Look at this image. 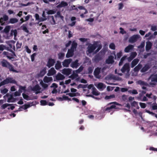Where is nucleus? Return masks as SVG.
Listing matches in <instances>:
<instances>
[{"instance_id":"obj_48","label":"nucleus","mask_w":157,"mask_h":157,"mask_svg":"<svg viewBox=\"0 0 157 157\" xmlns=\"http://www.w3.org/2000/svg\"><path fill=\"white\" fill-rule=\"evenodd\" d=\"M7 101L8 102H14V100H13V97L11 96L8 98Z\"/></svg>"},{"instance_id":"obj_55","label":"nucleus","mask_w":157,"mask_h":157,"mask_svg":"<svg viewBox=\"0 0 157 157\" xmlns=\"http://www.w3.org/2000/svg\"><path fill=\"white\" fill-rule=\"evenodd\" d=\"M22 45L21 43H19L18 41L17 42L16 44V48L17 49H19L21 48Z\"/></svg>"},{"instance_id":"obj_34","label":"nucleus","mask_w":157,"mask_h":157,"mask_svg":"<svg viewBox=\"0 0 157 157\" xmlns=\"http://www.w3.org/2000/svg\"><path fill=\"white\" fill-rule=\"evenodd\" d=\"M58 58L60 59H64L65 56V54L64 53L60 52L59 53L58 55Z\"/></svg>"},{"instance_id":"obj_23","label":"nucleus","mask_w":157,"mask_h":157,"mask_svg":"<svg viewBox=\"0 0 157 157\" xmlns=\"http://www.w3.org/2000/svg\"><path fill=\"white\" fill-rule=\"evenodd\" d=\"M18 21V19L16 18H10L7 24H13L17 23Z\"/></svg>"},{"instance_id":"obj_5","label":"nucleus","mask_w":157,"mask_h":157,"mask_svg":"<svg viewBox=\"0 0 157 157\" xmlns=\"http://www.w3.org/2000/svg\"><path fill=\"white\" fill-rule=\"evenodd\" d=\"M148 80H151V82L150 83L151 85H155V83H157V74L151 75Z\"/></svg>"},{"instance_id":"obj_53","label":"nucleus","mask_w":157,"mask_h":157,"mask_svg":"<svg viewBox=\"0 0 157 157\" xmlns=\"http://www.w3.org/2000/svg\"><path fill=\"white\" fill-rule=\"evenodd\" d=\"M19 92L16 91L14 93V96L15 97L19 96L21 95V93L22 92V91L19 90Z\"/></svg>"},{"instance_id":"obj_44","label":"nucleus","mask_w":157,"mask_h":157,"mask_svg":"<svg viewBox=\"0 0 157 157\" xmlns=\"http://www.w3.org/2000/svg\"><path fill=\"white\" fill-rule=\"evenodd\" d=\"M30 107V105L29 104H25L24 105L21 106V108L24 109H26Z\"/></svg>"},{"instance_id":"obj_22","label":"nucleus","mask_w":157,"mask_h":157,"mask_svg":"<svg viewBox=\"0 0 157 157\" xmlns=\"http://www.w3.org/2000/svg\"><path fill=\"white\" fill-rule=\"evenodd\" d=\"M62 67V66L61 62L59 60L57 61L55 65V69L57 70H58L61 68Z\"/></svg>"},{"instance_id":"obj_16","label":"nucleus","mask_w":157,"mask_h":157,"mask_svg":"<svg viewBox=\"0 0 157 157\" xmlns=\"http://www.w3.org/2000/svg\"><path fill=\"white\" fill-rule=\"evenodd\" d=\"M56 71L55 70L54 68L52 67L48 70L47 75L48 76L53 75L56 73Z\"/></svg>"},{"instance_id":"obj_31","label":"nucleus","mask_w":157,"mask_h":157,"mask_svg":"<svg viewBox=\"0 0 157 157\" xmlns=\"http://www.w3.org/2000/svg\"><path fill=\"white\" fill-rule=\"evenodd\" d=\"M21 29H22L24 31L27 33H29V31L28 29L26 26V25L23 24L21 27Z\"/></svg>"},{"instance_id":"obj_42","label":"nucleus","mask_w":157,"mask_h":157,"mask_svg":"<svg viewBox=\"0 0 157 157\" xmlns=\"http://www.w3.org/2000/svg\"><path fill=\"white\" fill-rule=\"evenodd\" d=\"M78 8L80 10H85V12H84V14H86L88 13V11L83 6H79L78 7Z\"/></svg>"},{"instance_id":"obj_45","label":"nucleus","mask_w":157,"mask_h":157,"mask_svg":"<svg viewBox=\"0 0 157 157\" xmlns=\"http://www.w3.org/2000/svg\"><path fill=\"white\" fill-rule=\"evenodd\" d=\"M83 67L82 66H81L79 68L75 71L77 73H79L81 72L83 70Z\"/></svg>"},{"instance_id":"obj_25","label":"nucleus","mask_w":157,"mask_h":157,"mask_svg":"<svg viewBox=\"0 0 157 157\" xmlns=\"http://www.w3.org/2000/svg\"><path fill=\"white\" fill-rule=\"evenodd\" d=\"M77 45V43L75 42V40L73 41L72 42L71 47L70 49H72V50H74V51L76 49Z\"/></svg>"},{"instance_id":"obj_40","label":"nucleus","mask_w":157,"mask_h":157,"mask_svg":"<svg viewBox=\"0 0 157 157\" xmlns=\"http://www.w3.org/2000/svg\"><path fill=\"white\" fill-rule=\"evenodd\" d=\"M115 98V95L114 94H112L109 96L106 95L105 96V99L107 100L111 98Z\"/></svg>"},{"instance_id":"obj_32","label":"nucleus","mask_w":157,"mask_h":157,"mask_svg":"<svg viewBox=\"0 0 157 157\" xmlns=\"http://www.w3.org/2000/svg\"><path fill=\"white\" fill-rule=\"evenodd\" d=\"M9 83L7 78L0 83V87L6 84Z\"/></svg>"},{"instance_id":"obj_1","label":"nucleus","mask_w":157,"mask_h":157,"mask_svg":"<svg viewBox=\"0 0 157 157\" xmlns=\"http://www.w3.org/2000/svg\"><path fill=\"white\" fill-rule=\"evenodd\" d=\"M118 105V103L116 102H111L109 103L106 106L102 108L103 112L104 113H109L113 111V109H116V106L115 105Z\"/></svg>"},{"instance_id":"obj_63","label":"nucleus","mask_w":157,"mask_h":157,"mask_svg":"<svg viewBox=\"0 0 157 157\" xmlns=\"http://www.w3.org/2000/svg\"><path fill=\"white\" fill-rule=\"evenodd\" d=\"M89 39L87 38H81L79 39V40L82 42H86Z\"/></svg>"},{"instance_id":"obj_24","label":"nucleus","mask_w":157,"mask_h":157,"mask_svg":"<svg viewBox=\"0 0 157 157\" xmlns=\"http://www.w3.org/2000/svg\"><path fill=\"white\" fill-rule=\"evenodd\" d=\"M139 62V59H134L131 63V67L132 68L134 67Z\"/></svg>"},{"instance_id":"obj_15","label":"nucleus","mask_w":157,"mask_h":157,"mask_svg":"<svg viewBox=\"0 0 157 157\" xmlns=\"http://www.w3.org/2000/svg\"><path fill=\"white\" fill-rule=\"evenodd\" d=\"M71 69L69 68H64L63 69L62 73L66 75H69L71 73Z\"/></svg>"},{"instance_id":"obj_58","label":"nucleus","mask_w":157,"mask_h":157,"mask_svg":"<svg viewBox=\"0 0 157 157\" xmlns=\"http://www.w3.org/2000/svg\"><path fill=\"white\" fill-rule=\"evenodd\" d=\"M131 105L132 106L136 107V106L138 105V103L136 101H133L131 104Z\"/></svg>"},{"instance_id":"obj_36","label":"nucleus","mask_w":157,"mask_h":157,"mask_svg":"<svg viewBox=\"0 0 157 157\" xmlns=\"http://www.w3.org/2000/svg\"><path fill=\"white\" fill-rule=\"evenodd\" d=\"M137 53L136 52H133L131 53L129 58H131V60L133 59L137 55Z\"/></svg>"},{"instance_id":"obj_54","label":"nucleus","mask_w":157,"mask_h":157,"mask_svg":"<svg viewBox=\"0 0 157 157\" xmlns=\"http://www.w3.org/2000/svg\"><path fill=\"white\" fill-rule=\"evenodd\" d=\"M66 94L67 95H68L71 97H73L77 96V95H76V94L75 93H66Z\"/></svg>"},{"instance_id":"obj_13","label":"nucleus","mask_w":157,"mask_h":157,"mask_svg":"<svg viewBox=\"0 0 157 157\" xmlns=\"http://www.w3.org/2000/svg\"><path fill=\"white\" fill-rule=\"evenodd\" d=\"M113 59V56H110L108 58L106 59L105 62L106 63L108 64H112L114 62Z\"/></svg>"},{"instance_id":"obj_51","label":"nucleus","mask_w":157,"mask_h":157,"mask_svg":"<svg viewBox=\"0 0 157 157\" xmlns=\"http://www.w3.org/2000/svg\"><path fill=\"white\" fill-rule=\"evenodd\" d=\"M8 51L12 53V54L11 57H14V58L17 57V56L16 55L15 52L12 49H8Z\"/></svg>"},{"instance_id":"obj_17","label":"nucleus","mask_w":157,"mask_h":157,"mask_svg":"<svg viewBox=\"0 0 157 157\" xmlns=\"http://www.w3.org/2000/svg\"><path fill=\"white\" fill-rule=\"evenodd\" d=\"M150 68V66L149 64H145L144 66L142 68L141 70L140 71L141 72H144L147 71Z\"/></svg>"},{"instance_id":"obj_27","label":"nucleus","mask_w":157,"mask_h":157,"mask_svg":"<svg viewBox=\"0 0 157 157\" xmlns=\"http://www.w3.org/2000/svg\"><path fill=\"white\" fill-rule=\"evenodd\" d=\"M133 46L132 45H129L126 47L124 49V52H128L130 50L132 49L133 48Z\"/></svg>"},{"instance_id":"obj_11","label":"nucleus","mask_w":157,"mask_h":157,"mask_svg":"<svg viewBox=\"0 0 157 157\" xmlns=\"http://www.w3.org/2000/svg\"><path fill=\"white\" fill-rule=\"evenodd\" d=\"M129 70V65L128 63L125 64L121 69V71L122 73H124L126 71L128 72Z\"/></svg>"},{"instance_id":"obj_59","label":"nucleus","mask_w":157,"mask_h":157,"mask_svg":"<svg viewBox=\"0 0 157 157\" xmlns=\"http://www.w3.org/2000/svg\"><path fill=\"white\" fill-rule=\"evenodd\" d=\"M120 33L124 34L126 33V32L124 30V29L123 28L120 27Z\"/></svg>"},{"instance_id":"obj_38","label":"nucleus","mask_w":157,"mask_h":157,"mask_svg":"<svg viewBox=\"0 0 157 157\" xmlns=\"http://www.w3.org/2000/svg\"><path fill=\"white\" fill-rule=\"evenodd\" d=\"M78 75L73 72V73L70 76V78H71L72 79H74L76 78L78 76Z\"/></svg>"},{"instance_id":"obj_57","label":"nucleus","mask_w":157,"mask_h":157,"mask_svg":"<svg viewBox=\"0 0 157 157\" xmlns=\"http://www.w3.org/2000/svg\"><path fill=\"white\" fill-rule=\"evenodd\" d=\"M36 53H34L31 56V58L32 61L33 62L34 61L35 59V57L36 56Z\"/></svg>"},{"instance_id":"obj_30","label":"nucleus","mask_w":157,"mask_h":157,"mask_svg":"<svg viewBox=\"0 0 157 157\" xmlns=\"http://www.w3.org/2000/svg\"><path fill=\"white\" fill-rule=\"evenodd\" d=\"M9 83H13L15 84H17V82L15 79H13L12 78H7Z\"/></svg>"},{"instance_id":"obj_9","label":"nucleus","mask_w":157,"mask_h":157,"mask_svg":"<svg viewBox=\"0 0 157 157\" xmlns=\"http://www.w3.org/2000/svg\"><path fill=\"white\" fill-rule=\"evenodd\" d=\"M101 72V68L97 67L96 68L94 71V75L97 78H100L101 76L99 75Z\"/></svg>"},{"instance_id":"obj_20","label":"nucleus","mask_w":157,"mask_h":157,"mask_svg":"<svg viewBox=\"0 0 157 157\" xmlns=\"http://www.w3.org/2000/svg\"><path fill=\"white\" fill-rule=\"evenodd\" d=\"M43 81L45 83H48L50 82H52L53 79L52 77H48L45 76L43 79Z\"/></svg>"},{"instance_id":"obj_37","label":"nucleus","mask_w":157,"mask_h":157,"mask_svg":"<svg viewBox=\"0 0 157 157\" xmlns=\"http://www.w3.org/2000/svg\"><path fill=\"white\" fill-rule=\"evenodd\" d=\"M13 104H10L8 103H5V104H3L1 106V108L2 109H5L8 106H11L13 105Z\"/></svg>"},{"instance_id":"obj_50","label":"nucleus","mask_w":157,"mask_h":157,"mask_svg":"<svg viewBox=\"0 0 157 157\" xmlns=\"http://www.w3.org/2000/svg\"><path fill=\"white\" fill-rule=\"evenodd\" d=\"M40 103L41 105H45L47 104V101L44 100H41L40 101Z\"/></svg>"},{"instance_id":"obj_2","label":"nucleus","mask_w":157,"mask_h":157,"mask_svg":"<svg viewBox=\"0 0 157 157\" xmlns=\"http://www.w3.org/2000/svg\"><path fill=\"white\" fill-rule=\"evenodd\" d=\"M0 63L2 67L7 68L9 69L10 71H12L16 73L18 72L17 71L14 69L13 66L6 60L3 59L2 61L0 62Z\"/></svg>"},{"instance_id":"obj_46","label":"nucleus","mask_w":157,"mask_h":157,"mask_svg":"<svg viewBox=\"0 0 157 157\" xmlns=\"http://www.w3.org/2000/svg\"><path fill=\"white\" fill-rule=\"evenodd\" d=\"M56 12V11L54 10H50L47 13L48 14H55Z\"/></svg>"},{"instance_id":"obj_10","label":"nucleus","mask_w":157,"mask_h":157,"mask_svg":"<svg viewBox=\"0 0 157 157\" xmlns=\"http://www.w3.org/2000/svg\"><path fill=\"white\" fill-rule=\"evenodd\" d=\"M72 59H65L62 62V65L63 67H68L70 64L71 62Z\"/></svg>"},{"instance_id":"obj_33","label":"nucleus","mask_w":157,"mask_h":157,"mask_svg":"<svg viewBox=\"0 0 157 157\" xmlns=\"http://www.w3.org/2000/svg\"><path fill=\"white\" fill-rule=\"evenodd\" d=\"M46 72L45 70L43 69L40 71V72L38 74V75L39 77H42L45 75Z\"/></svg>"},{"instance_id":"obj_3","label":"nucleus","mask_w":157,"mask_h":157,"mask_svg":"<svg viewBox=\"0 0 157 157\" xmlns=\"http://www.w3.org/2000/svg\"><path fill=\"white\" fill-rule=\"evenodd\" d=\"M104 52L102 50L101 51L98 53L96 54L92 59V60L96 63H98L102 60L103 58Z\"/></svg>"},{"instance_id":"obj_60","label":"nucleus","mask_w":157,"mask_h":157,"mask_svg":"<svg viewBox=\"0 0 157 157\" xmlns=\"http://www.w3.org/2000/svg\"><path fill=\"white\" fill-rule=\"evenodd\" d=\"M10 30V27L8 26H6L4 29V31L5 32L8 33Z\"/></svg>"},{"instance_id":"obj_26","label":"nucleus","mask_w":157,"mask_h":157,"mask_svg":"<svg viewBox=\"0 0 157 157\" xmlns=\"http://www.w3.org/2000/svg\"><path fill=\"white\" fill-rule=\"evenodd\" d=\"M152 46V44L150 42H147L146 46V51H149L150 50Z\"/></svg>"},{"instance_id":"obj_43","label":"nucleus","mask_w":157,"mask_h":157,"mask_svg":"<svg viewBox=\"0 0 157 157\" xmlns=\"http://www.w3.org/2000/svg\"><path fill=\"white\" fill-rule=\"evenodd\" d=\"M138 83L141 86H146L147 83L144 81L139 80L138 82Z\"/></svg>"},{"instance_id":"obj_29","label":"nucleus","mask_w":157,"mask_h":157,"mask_svg":"<svg viewBox=\"0 0 157 157\" xmlns=\"http://www.w3.org/2000/svg\"><path fill=\"white\" fill-rule=\"evenodd\" d=\"M142 66L141 64L139 63L134 68V71L136 72H138L139 70L142 68Z\"/></svg>"},{"instance_id":"obj_64","label":"nucleus","mask_w":157,"mask_h":157,"mask_svg":"<svg viewBox=\"0 0 157 157\" xmlns=\"http://www.w3.org/2000/svg\"><path fill=\"white\" fill-rule=\"evenodd\" d=\"M11 33L13 34L14 36L15 37L16 36L17 33V31L16 29L12 30L11 31Z\"/></svg>"},{"instance_id":"obj_8","label":"nucleus","mask_w":157,"mask_h":157,"mask_svg":"<svg viewBox=\"0 0 157 157\" xmlns=\"http://www.w3.org/2000/svg\"><path fill=\"white\" fill-rule=\"evenodd\" d=\"M140 37L139 35H135L131 36L129 40V42L132 43L137 41V40Z\"/></svg>"},{"instance_id":"obj_35","label":"nucleus","mask_w":157,"mask_h":157,"mask_svg":"<svg viewBox=\"0 0 157 157\" xmlns=\"http://www.w3.org/2000/svg\"><path fill=\"white\" fill-rule=\"evenodd\" d=\"M126 56H124L121 58L119 63V66H121L123 64V61L126 59Z\"/></svg>"},{"instance_id":"obj_52","label":"nucleus","mask_w":157,"mask_h":157,"mask_svg":"<svg viewBox=\"0 0 157 157\" xmlns=\"http://www.w3.org/2000/svg\"><path fill=\"white\" fill-rule=\"evenodd\" d=\"M8 91V90L6 88H4L3 90H1V93L4 94L6 93Z\"/></svg>"},{"instance_id":"obj_61","label":"nucleus","mask_w":157,"mask_h":157,"mask_svg":"<svg viewBox=\"0 0 157 157\" xmlns=\"http://www.w3.org/2000/svg\"><path fill=\"white\" fill-rule=\"evenodd\" d=\"M122 55V52L121 51H120L119 52L117 53V59H119Z\"/></svg>"},{"instance_id":"obj_7","label":"nucleus","mask_w":157,"mask_h":157,"mask_svg":"<svg viewBox=\"0 0 157 157\" xmlns=\"http://www.w3.org/2000/svg\"><path fill=\"white\" fill-rule=\"evenodd\" d=\"M56 63V60L54 59L49 58L47 63L46 66L48 67L53 66Z\"/></svg>"},{"instance_id":"obj_14","label":"nucleus","mask_w":157,"mask_h":157,"mask_svg":"<svg viewBox=\"0 0 157 157\" xmlns=\"http://www.w3.org/2000/svg\"><path fill=\"white\" fill-rule=\"evenodd\" d=\"M74 51L72 50V49H69L66 55V57L68 58L72 57L74 55Z\"/></svg>"},{"instance_id":"obj_6","label":"nucleus","mask_w":157,"mask_h":157,"mask_svg":"<svg viewBox=\"0 0 157 157\" xmlns=\"http://www.w3.org/2000/svg\"><path fill=\"white\" fill-rule=\"evenodd\" d=\"M98 45L97 44H90L87 48V52L89 54L92 53L96 48Z\"/></svg>"},{"instance_id":"obj_18","label":"nucleus","mask_w":157,"mask_h":157,"mask_svg":"<svg viewBox=\"0 0 157 157\" xmlns=\"http://www.w3.org/2000/svg\"><path fill=\"white\" fill-rule=\"evenodd\" d=\"M68 6V4L67 2L64 1H62L61 3L56 6L58 8H61L63 7H65Z\"/></svg>"},{"instance_id":"obj_28","label":"nucleus","mask_w":157,"mask_h":157,"mask_svg":"<svg viewBox=\"0 0 157 157\" xmlns=\"http://www.w3.org/2000/svg\"><path fill=\"white\" fill-rule=\"evenodd\" d=\"M56 79L58 80H62L64 79L65 78L64 75L59 73L56 76Z\"/></svg>"},{"instance_id":"obj_12","label":"nucleus","mask_w":157,"mask_h":157,"mask_svg":"<svg viewBox=\"0 0 157 157\" xmlns=\"http://www.w3.org/2000/svg\"><path fill=\"white\" fill-rule=\"evenodd\" d=\"M78 62V59H76L75 61L72 62L71 64V67L73 68H77L80 65Z\"/></svg>"},{"instance_id":"obj_41","label":"nucleus","mask_w":157,"mask_h":157,"mask_svg":"<svg viewBox=\"0 0 157 157\" xmlns=\"http://www.w3.org/2000/svg\"><path fill=\"white\" fill-rule=\"evenodd\" d=\"M87 84H79L78 86V88H85L87 87Z\"/></svg>"},{"instance_id":"obj_21","label":"nucleus","mask_w":157,"mask_h":157,"mask_svg":"<svg viewBox=\"0 0 157 157\" xmlns=\"http://www.w3.org/2000/svg\"><path fill=\"white\" fill-rule=\"evenodd\" d=\"M2 54L6 56L8 58L10 59H12L14 58V57H11L12 54L9 53V52L4 51L3 52Z\"/></svg>"},{"instance_id":"obj_39","label":"nucleus","mask_w":157,"mask_h":157,"mask_svg":"<svg viewBox=\"0 0 157 157\" xmlns=\"http://www.w3.org/2000/svg\"><path fill=\"white\" fill-rule=\"evenodd\" d=\"M92 93L93 95L95 96H98L100 94V93L96 89H93Z\"/></svg>"},{"instance_id":"obj_4","label":"nucleus","mask_w":157,"mask_h":157,"mask_svg":"<svg viewBox=\"0 0 157 157\" xmlns=\"http://www.w3.org/2000/svg\"><path fill=\"white\" fill-rule=\"evenodd\" d=\"M8 16L6 14H4L3 15L2 17L0 18V24L2 26L5 25L7 24L6 23L9 20Z\"/></svg>"},{"instance_id":"obj_56","label":"nucleus","mask_w":157,"mask_h":157,"mask_svg":"<svg viewBox=\"0 0 157 157\" xmlns=\"http://www.w3.org/2000/svg\"><path fill=\"white\" fill-rule=\"evenodd\" d=\"M93 70V68L92 67H89L88 68V74H90L92 73Z\"/></svg>"},{"instance_id":"obj_49","label":"nucleus","mask_w":157,"mask_h":157,"mask_svg":"<svg viewBox=\"0 0 157 157\" xmlns=\"http://www.w3.org/2000/svg\"><path fill=\"white\" fill-rule=\"evenodd\" d=\"M104 84L100 82L97 85V88L98 89H102L104 87Z\"/></svg>"},{"instance_id":"obj_62","label":"nucleus","mask_w":157,"mask_h":157,"mask_svg":"<svg viewBox=\"0 0 157 157\" xmlns=\"http://www.w3.org/2000/svg\"><path fill=\"white\" fill-rule=\"evenodd\" d=\"M139 104L140 105L141 108L144 109L146 107V104L145 103L140 102Z\"/></svg>"},{"instance_id":"obj_47","label":"nucleus","mask_w":157,"mask_h":157,"mask_svg":"<svg viewBox=\"0 0 157 157\" xmlns=\"http://www.w3.org/2000/svg\"><path fill=\"white\" fill-rule=\"evenodd\" d=\"M109 48L112 50H115V46L114 43H110L109 45Z\"/></svg>"},{"instance_id":"obj_19","label":"nucleus","mask_w":157,"mask_h":157,"mask_svg":"<svg viewBox=\"0 0 157 157\" xmlns=\"http://www.w3.org/2000/svg\"><path fill=\"white\" fill-rule=\"evenodd\" d=\"M40 90V88L39 86L38 85H36L32 89L33 91H36V92L35 93L36 94H38L40 93V92L39 91Z\"/></svg>"}]
</instances>
